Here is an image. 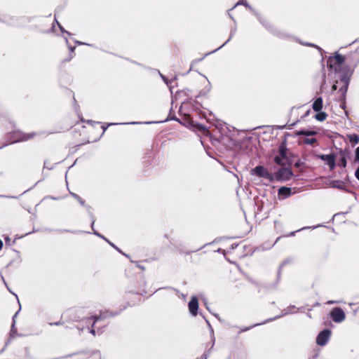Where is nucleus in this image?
Segmentation results:
<instances>
[{
    "label": "nucleus",
    "mask_w": 359,
    "mask_h": 359,
    "mask_svg": "<svg viewBox=\"0 0 359 359\" xmlns=\"http://www.w3.org/2000/svg\"><path fill=\"white\" fill-rule=\"evenodd\" d=\"M252 175H255L261 177H264L269 181L273 180V177L263 166H257L251 171Z\"/></svg>",
    "instance_id": "nucleus-1"
},
{
    "label": "nucleus",
    "mask_w": 359,
    "mask_h": 359,
    "mask_svg": "<svg viewBox=\"0 0 359 359\" xmlns=\"http://www.w3.org/2000/svg\"><path fill=\"white\" fill-rule=\"evenodd\" d=\"M331 336V331L328 330H323L317 337L316 342L318 345H325Z\"/></svg>",
    "instance_id": "nucleus-2"
},
{
    "label": "nucleus",
    "mask_w": 359,
    "mask_h": 359,
    "mask_svg": "<svg viewBox=\"0 0 359 359\" xmlns=\"http://www.w3.org/2000/svg\"><path fill=\"white\" fill-rule=\"evenodd\" d=\"M331 316L334 321L339 323L344 320L345 314L339 308L334 309L331 312Z\"/></svg>",
    "instance_id": "nucleus-3"
},
{
    "label": "nucleus",
    "mask_w": 359,
    "mask_h": 359,
    "mask_svg": "<svg viewBox=\"0 0 359 359\" xmlns=\"http://www.w3.org/2000/svg\"><path fill=\"white\" fill-rule=\"evenodd\" d=\"M292 175V173L289 169L283 168L276 172V177L280 180H287Z\"/></svg>",
    "instance_id": "nucleus-4"
},
{
    "label": "nucleus",
    "mask_w": 359,
    "mask_h": 359,
    "mask_svg": "<svg viewBox=\"0 0 359 359\" xmlns=\"http://www.w3.org/2000/svg\"><path fill=\"white\" fill-rule=\"evenodd\" d=\"M319 157L330 166L331 170L334 168L335 158L333 155H320Z\"/></svg>",
    "instance_id": "nucleus-5"
},
{
    "label": "nucleus",
    "mask_w": 359,
    "mask_h": 359,
    "mask_svg": "<svg viewBox=\"0 0 359 359\" xmlns=\"http://www.w3.org/2000/svg\"><path fill=\"white\" fill-rule=\"evenodd\" d=\"M280 156L275 158V162L280 165L285 164V158L286 157V148L285 146H281L279 149Z\"/></svg>",
    "instance_id": "nucleus-6"
},
{
    "label": "nucleus",
    "mask_w": 359,
    "mask_h": 359,
    "mask_svg": "<svg viewBox=\"0 0 359 359\" xmlns=\"http://www.w3.org/2000/svg\"><path fill=\"white\" fill-rule=\"evenodd\" d=\"M198 308V300L195 297H193L189 304V310L193 316H196L197 314Z\"/></svg>",
    "instance_id": "nucleus-7"
},
{
    "label": "nucleus",
    "mask_w": 359,
    "mask_h": 359,
    "mask_svg": "<svg viewBox=\"0 0 359 359\" xmlns=\"http://www.w3.org/2000/svg\"><path fill=\"white\" fill-rule=\"evenodd\" d=\"M291 194V189L287 187H281L278 190V197L279 198L284 199Z\"/></svg>",
    "instance_id": "nucleus-8"
},
{
    "label": "nucleus",
    "mask_w": 359,
    "mask_h": 359,
    "mask_svg": "<svg viewBox=\"0 0 359 359\" xmlns=\"http://www.w3.org/2000/svg\"><path fill=\"white\" fill-rule=\"evenodd\" d=\"M323 108L322 98H318L313 104V109L316 111H320Z\"/></svg>",
    "instance_id": "nucleus-9"
},
{
    "label": "nucleus",
    "mask_w": 359,
    "mask_h": 359,
    "mask_svg": "<svg viewBox=\"0 0 359 359\" xmlns=\"http://www.w3.org/2000/svg\"><path fill=\"white\" fill-rule=\"evenodd\" d=\"M347 138L351 142H353L354 144H357L359 142V137L355 134L347 135Z\"/></svg>",
    "instance_id": "nucleus-10"
},
{
    "label": "nucleus",
    "mask_w": 359,
    "mask_h": 359,
    "mask_svg": "<svg viewBox=\"0 0 359 359\" xmlns=\"http://www.w3.org/2000/svg\"><path fill=\"white\" fill-rule=\"evenodd\" d=\"M317 114L316 115L315 118L319 121H323L324 120H325L326 117H327V114L323 112V111H317Z\"/></svg>",
    "instance_id": "nucleus-11"
},
{
    "label": "nucleus",
    "mask_w": 359,
    "mask_h": 359,
    "mask_svg": "<svg viewBox=\"0 0 359 359\" xmlns=\"http://www.w3.org/2000/svg\"><path fill=\"white\" fill-rule=\"evenodd\" d=\"M297 135H314L316 134V132L314 131H309V130H300V131H297L296 133Z\"/></svg>",
    "instance_id": "nucleus-12"
},
{
    "label": "nucleus",
    "mask_w": 359,
    "mask_h": 359,
    "mask_svg": "<svg viewBox=\"0 0 359 359\" xmlns=\"http://www.w3.org/2000/svg\"><path fill=\"white\" fill-rule=\"evenodd\" d=\"M334 59L336 60L337 63H342L344 62V57L340 55H336L334 57Z\"/></svg>",
    "instance_id": "nucleus-13"
},
{
    "label": "nucleus",
    "mask_w": 359,
    "mask_h": 359,
    "mask_svg": "<svg viewBox=\"0 0 359 359\" xmlns=\"http://www.w3.org/2000/svg\"><path fill=\"white\" fill-rule=\"evenodd\" d=\"M339 164H340V165H341L344 168L346 167V160L345 157L341 158Z\"/></svg>",
    "instance_id": "nucleus-14"
},
{
    "label": "nucleus",
    "mask_w": 359,
    "mask_h": 359,
    "mask_svg": "<svg viewBox=\"0 0 359 359\" xmlns=\"http://www.w3.org/2000/svg\"><path fill=\"white\" fill-rule=\"evenodd\" d=\"M304 142H305V143H306V144H313V143H314V142H316V139H314V138L306 139V140H304Z\"/></svg>",
    "instance_id": "nucleus-15"
},
{
    "label": "nucleus",
    "mask_w": 359,
    "mask_h": 359,
    "mask_svg": "<svg viewBox=\"0 0 359 359\" xmlns=\"http://www.w3.org/2000/svg\"><path fill=\"white\" fill-rule=\"evenodd\" d=\"M355 160H359V147L355 150Z\"/></svg>",
    "instance_id": "nucleus-16"
},
{
    "label": "nucleus",
    "mask_w": 359,
    "mask_h": 359,
    "mask_svg": "<svg viewBox=\"0 0 359 359\" xmlns=\"http://www.w3.org/2000/svg\"><path fill=\"white\" fill-rule=\"evenodd\" d=\"M355 177L359 180V168L355 171Z\"/></svg>",
    "instance_id": "nucleus-17"
},
{
    "label": "nucleus",
    "mask_w": 359,
    "mask_h": 359,
    "mask_svg": "<svg viewBox=\"0 0 359 359\" xmlns=\"http://www.w3.org/2000/svg\"><path fill=\"white\" fill-rule=\"evenodd\" d=\"M332 89H333L334 90H337V86H336L335 84H334V85H333V86H332Z\"/></svg>",
    "instance_id": "nucleus-18"
},
{
    "label": "nucleus",
    "mask_w": 359,
    "mask_h": 359,
    "mask_svg": "<svg viewBox=\"0 0 359 359\" xmlns=\"http://www.w3.org/2000/svg\"><path fill=\"white\" fill-rule=\"evenodd\" d=\"M3 246V243H2V241L0 240V250L1 249Z\"/></svg>",
    "instance_id": "nucleus-19"
},
{
    "label": "nucleus",
    "mask_w": 359,
    "mask_h": 359,
    "mask_svg": "<svg viewBox=\"0 0 359 359\" xmlns=\"http://www.w3.org/2000/svg\"><path fill=\"white\" fill-rule=\"evenodd\" d=\"M31 137L30 136H27L26 138H25L24 140H28Z\"/></svg>",
    "instance_id": "nucleus-20"
},
{
    "label": "nucleus",
    "mask_w": 359,
    "mask_h": 359,
    "mask_svg": "<svg viewBox=\"0 0 359 359\" xmlns=\"http://www.w3.org/2000/svg\"><path fill=\"white\" fill-rule=\"evenodd\" d=\"M334 302H328V304H333Z\"/></svg>",
    "instance_id": "nucleus-21"
}]
</instances>
